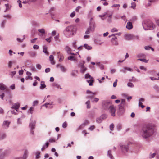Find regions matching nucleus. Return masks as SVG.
<instances>
[{
	"label": "nucleus",
	"mask_w": 159,
	"mask_h": 159,
	"mask_svg": "<svg viewBox=\"0 0 159 159\" xmlns=\"http://www.w3.org/2000/svg\"><path fill=\"white\" fill-rule=\"evenodd\" d=\"M85 125L84 124H82L81 125H80L79 128L78 129V130H80L83 128V127L85 126Z\"/></svg>",
	"instance_id": "obj_52"
},
{
	"label": "nucleus",
	"mask_w": 159,
	"mask_h": 159,
	"mask_svg": "<svg viewBox=\"0 0 159 159\" xmlns=\"http://www.w3.org/2000/svg\"><path fill=\"white\" fill-rule=\"evenodd\" d=\"M52 38V37H50L49 38H47L45 39V40L48 42L49 43H50L51 41V38Z\"/></svg>",
	"instance_id": "obj_55"
},
{
	"label": "nucleus",
	"mask_w": 159,
	"mask_h": 159,
	"mask_svg": "<svg viewBox=\"0 0 159 159\" xmlns=\"http://www.w3.org/2000/svg\"><path fill=\"white\" fill-rule=\"evenodd\" d=\"M127 85L128 86L130 87H134V85L132 83H128L127 84Z\"/></svg>",
	"instance_id": "obj_47"
},
{
	"label": "nucleus",
	"mask_w": 159,
	"mask_h": 159,
	"mask_svg": "<svg viewBox=\"0 0 159 159\" xmlns=\"http://www.w3.org/2000/svg\"><path fill=\"white\" fill-rule=\"evenodd\" d=\"M84 47L85 48L88 50H91L92 49V47L89 46L88 44H85L84 45Z\"/></svg>",
	"instance_id": "obj_27"
},
{
	"label": "nucleus",
	"mask_w": 159,
	"mask_h": 159,
	"mask_svg": "<svg viewBox=\"0 0 159 159\" xmlns=\"http://www.w3.org/2000/svg\"><path fill=\"white\" fill-rule=\"evenodd\" d=\"M40 152H38L36 153V158L38 159L40 158Z\"/></svg>",
	"instance_id": "obj_44"
},
{
	"label": "nucleus",
	"mask_w": 159,
	"mask_h": 159,
	"mask_svg": "<svg viewBox=\"0 0 159 159\" xmlns=\"http://www.w3.org/2000/svg\"><path fill=\"white\" fill-rule=\"evenodd\" d=\"M112 15V13H111L110 14L107 15V16L109 19L107 20V21L109 23H111L112 21V19L111 16Z\"/></svg>",
	"instance_id": "obj_26"
},
{
	"label": "nucleus",
	"mask_w": 159,
	"mask_h": 159,
	"mask_svg": "<svg viewBox=\"0 0 159 159\" xmlns=\"http://www.w3.org/2000/svg\"><path fill=\"white\" fill-rule=\"evenodd\" d=\"M28 155V152L27 150H25V152L24 154L23 155V157L24 159H25L27 156Z\"/></svg>",
	"instance_id": "obj_37"
},
{
	"label": "nucleus",
	"mask_w": 159,
	"mask_h": 159,
	"mask_svg": "<svg viewBox=\"0 0 159 159\" xmlns=\"http://www.w3.org/2000/svg\"><path fill=\"white\" fill-rule=\"evenodd\" d=\"M6 136V135L5 134H2L0 135V139H2L5 138Z\"/></svg>",
	"instance_id": "obj_36"
},
{
	"label": "nucleus",
	"mask_w": 159,
	"mask_h": 159,
	"mask_svg": "<svg viewBox=\"0 0 159 159\" xmlns=\"http://www.w3.org/2000/svg\"><path fill=\"white\" fill-rule=\"evenodd\" d=\"M85 78L86 79H92V78H93L88 73L85 75Z\"/></svg>",
	"instance_id": "obj_31"
},
{
	"label": "nucleus",
	"mask_w": 159,
	"mask_h": 159,
	"mask_svg": "<svg viewBox=\"0 0 159 159\" xmlns=\"http://www.w3.org/2000/svg\"><path fill=\"white\" fill-rule=\"evenodd\" d=\"M6 22V20H4L2 22L1 24V26L2 28H4L5 27V24Z\"/></svg>",
	"instance_id": "obj_45"
},
{
	"label": "nucleus",
	"mask_w": 159,
	"mask_h": 159,
	"mask_svg": "<svg viewBox=\"0 0 159 159\" xmlns=\"http://www.w3.org/2000/svg\"><path fill=\"white\" fill-rule=\"evenodd\" d=\"M56 33H57V32L56 31L54 30V31H52V34H51L52 35V36H55L56 34Z\"/></svg>",
	"instance_id": "obj_62"
},
{
	"label": "nucleus",
	"mask_w": 159,
	"mask_h": 159,
	"mask_svg": "<svg viewBox=\"0 0 159 159\" xmlns=\"http://www.w3.org/2000/svg\"><path fill=\"white\" fill-rule=\"evenodd\" d=\"M35 125V121H34L30 123V126L31 128V133L33 134H34V131L33 130L34 128Z\"/></svg>",
	"instance_id": "obj_10"
},
{
	"label": "nucleus",
	"mask_w": 159,
	"mask_h": 159,
	"mask_svg": "<svg viewBox=\"0 0 159 159\" xmlns=\"http://www.w3.org/2000/svg\"><path fill=\"white\" fill-rule=\"evenodd\" d=\"M55 10V7H51L50 9L49 10V11L50 12H51L52 11H54Z\"/></svg>",
	"instance_id": "obj_64"
},
{
	"label": "nucleus",
	"mask_w": 159,
	"mask_h": 159,
	"mask_svg": "<svg viewBox=\"0 0 159 159\" xmlns=\"http://www.w3.org/2000/svg\"><path fill=\"white\" fill-rule=\"evenodd\" d=\"M43 52L45 53L47 55H48L49 53L47 51V47L44 46L43 47Z\"/></svg>",
	"instance_id": "obj_29"
},
{
	"label": "nucleus",
	"mask_w": 159,
	"mask_h": 159,
	"mask_svg": "<svg viewBox=\"0 0 159 159\" xmlns=\"http://www.w3.org/2000/svg\"><path fill=\"white\" fill-rule=\"evenodd\" d=\"M52 102H51V103H46L44 105L46 108H51L53 107V106L52 105Z\"/></svg>",
	"instance_id": "obj_21"
},
{
	"label": "nucleus",
	"mask_w": 159,
	"mask_h": 159,
	"mask_svg": "<svg viewBox=\"0 0 159 159\" xmlns=\"http://www.w3.org/2000/svg\"><path fill=\"white\" fill-rule=\"evenodd\" d=\"M122 128V125L120 124H118L116 126V128L119 131Z\"/></svg>",
	"instance_id": "obj_34"
},
{
	"label": "nucleus",
	"mask_w": 159,
	"mask_h": 159,
	"mask_svg": "<svg viewBox=\"0 0 159 159\" xmlns=\"http://www.w3.org/2000/svg\"><path fill=\"white\" fill-rule=\"evenodd\" d=\"M75 15V11L73 12L70 14V16L72 18L74 17Z\"/></svg>",
	"instance_id": "obj_56"
},
{
	"label": "nucleus",
	"mask_w": 159,
	"mask_h": 159,
	"mask_svg": "<svg viewBox=\"0 0 159 159\" xmlns=\"http://www.w3.org/2000/svg\"><path fill=\"white\" fill-rule=\"evenodd\" d=\"M68 59L69 60H70L71 61H76V58L75 57L73 56H70L68 58Z\"/></svg>",
	"instance_id": "obj_28"
},
{
	"label": "nucleus",
	"mask_w": 159,
	"mask_h": 159,
	"mask_svg": "<svg viewBox=\"0 0 159 159\" xmlns=\"http://www.w3.org/2000/svg\"><path fill=\"white\" fill-rule=\"evenodd\" d=\"M112 104L111 102L109 101H103L102 102V107L104 109H109Z\"/></svg>",
	"instance_id": "obj_4"
},
{
	"label": "nucleus",
	"mask_w": 159,
	"mask_h": 159,
	"mask_svg": "<svg viewBox=\"0 0 159 159\" xmlns=\"http://www.w3.org/2000/svg\"><path fill=\"white\" fill-rule=\"evenodd\" d=\"M118 30L116 28H114L111 29V32H114L118 31Z\"/></svg>",
	"instance_id": "obj_49"
},
{
	"label": "nucleus",
	"mask_w": 159,
	"mask_h": 159,
	"mask_svg": "<svg viewBox=\"0 0 159 159\" xmlns=\"http://www.w3.org/2000/svg\"><path fill=\"white\" fill-rule=\"evenodd\" d=\"M81 7L80 6L77 7L75 9V11L77 12H79V10L81 8Z\"/></svg>",
	"instance_id": "obj_59"
},
{
	"label": "nucleus",
	"mask_w": 159,
	"mask_h": 159,
	"mask_svg": "<svg viewBox=\"0 0 159 159\" xmlns=\"http://www.w3.org/2000/svg\"><path fill=\"white\" fill-rule=\"evenodd\" d=\"M86 81L89 83V85L92 86L93 83L94 82V80L93 78H92V79H87Z\"/></svg>",
	"instance_id": "obj_17"
},
{
	"label": "nucleus",
	"mask_w": 159,
	"mask_h": 159,
	"mask_svg": "<svg viewBox=\"0 0 159 159\" xmlns=\"http://www.w3.org/2000/svg\"><path fill=\"white\" fill-rule=\"evenodd\" d=\"M7 87L3 83H0V89L1 90H4L6 89Z\"/></svg>",
	"instance_id": "obj_23"
},
{
	"label": "nucleus",
	"mask_w": 159,
	"mask_h": 159,
	"mask_svg": "<svg viewBox=\"0 0 159 159\" xmlns=\"http://www.w3.org/2000/svg\"><path fill=\"white\" fill-rule=\"evenodd\" d=\"M121 19L124 20V21L126 22V21H127V20L126 19L125 15H124L123 16H121Z\"/></svg>",
	"instance_id": "obj_63"
},
{
	"label": "nucleus",
	"mask_w": 159,
	"mask_h": 159,
	"mask_svg": "<svg viewBox=\"0 0 159 159\" xmlns=\"http://www.w3.org/2000/svg\"><path fill=\"white\" fill-rule=\"evenodd\" d=\"M16 72L15 71H13L11 72L10 73V75L11 77L12 78L13 76L16 74Z\"/></svg>",
	"instance_id": "obj_43"
},
{
	"label": "nucleus",
	"mask_w": 159,
	"mask_h": 159,
	"mask_svg": "<svg viewBox=\"0 0 159 159\" xmlns=\"http://www.w3.org/2000/svg\"><path fill=\"white\" fill-rule=\"evenodd\" d=\"M111 42L113 45H118L117 38L116 37H112L111 39Z\"/></svg>",
	"instance_id": "obj_9"
},
{
	"label": "nucleus",
	"mask_w": 159,
	"mask_h": 159,
	"mask_svg": "<svg viewBox=\"0 0 159 159\" xmlns=\"http://www.w3.org/2000/svg\"><path fill=\"white\" fill-rule=\"evenodd\" d=\"M75 28L74 25H71L66 28L63 32L67 38H69L73 36L75 32Z\"/></svg>",
	"instance_id": "obj_2"
},
{
	"label": "nucleus",
	"mask_w": 159,
	"mask_h": 159,
	"mask_svg": "<svg viewBox=\"0 0 159 159\" xmlns=\"http://www.w3.org/2000/svg\"><path fill=\"white\" fill-rule=\"evenodd\" d=\"M107 156L111 159H114V157L111 153V151L110 150H109L107 152Z\"/></svg>",
	"instance_id": "obj_24"
},
{
	"label": "nucleus",
	"mask_w": 159,
	"mask_h": 159,
	"mask_svg": "<svg viewBox=\"0 0 159 159\" xmlns=\"http://www.w3.org/2000/svg\"><path fill=\"white\" fill-rule=\"evenodd\" d=\"M138 60H139V61H140L142 62H143L145 63H148V60H146L145 59H141V58H139V59H138Z\"/></svg>",
	"instance_id": "obj_38"
},
{
	"label": "nucleus",
	"mask_w": 159,
	"mask_h": 159,
	"mask_svg": "<svg viewBox=\"0 0 159 159\" xmlns=\"http://www.w3.org/2000/svg\"><path fill=\"white\" fill-rule=\"evenodd\" d=\"M67 126V124L66 122L63 123L62 125V127L63 128H66Z\"/></svg>",
	"instance_id": "obj_53"
},
{
	"label": "nucleus",
	"mask_w": 159,
	"mask_h": 159,
	"mask_svg": "<svg viewBox=\"0 0 159 159\" xmlns=\"http://www.w3.org/2000/svg\"><path fill=\"white\" fill-rule=\"evenodd\" d=\"M57 67L60 68L62 71L64 72H65L66 71V69L63 66L60 65L58 64L57 66Z\"/></svg>",
	"instance_id": "obj_15"
},
{
	"label": "nucleus",
	"mask_w": 159,
	"mask_h": 159,
	"mask_svg": "<svg viewBox=\"0 0 159 159\" xmlns=\"http://www.w3.org/2000/svg\"><path fill=\"white\" fill-rule=\"evenodd\" d=\"M139 68L141 70H143L145 71L147 70V69L143 66H140Z\"/></svg>",
	"instance_id": "obj_57"
},
{
	"label": "nucleus",
	"mask_w": 159,
	"mask_h": 159,
	"mask_svg": "<svg viewBox=\"0 0 159 159\" xmlns=\"http://www.w3.org/2000/svg\"><path fill=\"white\" fill-rule=\"evenodd\" d=\"M30 55L33 57H35L36 55V52H35L31 51L30 52Z\"/></svg>",
	"instance_id": "obj_33"
},
{
	"label": "nucleus",
	"mask_w": 159,
	"mask_h": 159,
	"mask_svg": "<svg viewBox=\"0 0 159 159\" xmlns=\"http://www.w3.org/2000/svg\"><path fill=\"white\" fill-rule=\"evenodd\" d=\"M59 36V34H58L57 35L54 37V39L56 41H57L58 40Z\"/></svg>",
	"instance_id": "obj_51"
},
{
	"label": "nucleus",
	"mask_w": 159,
	"mask_h": 159,
	"mask_svg": "<svg viewBox=\"0 0 159 159\" xmlns=\"http://www.w3.org/2000/svg\"><path fill=\"white\" fill-rule=\"evenodd\" d=\"M143 29L145 30H152L155 27L154 24L149 20H144L142 23Z\"/></svg>",
	"instance_id": "obj_3"
},
{
	"label": "nucleus",
	"mask_w": 159,
	"mask_h": 159,
	"mask_svg": "<svg viewBox=\"0 0 159 159\" xmlns=\"http://www.w3.org/2000/svg\"><path fill=\"white\" fill-rule=\"evenodd\" d=\"M46 85L45 84L44 81H41L40 83V88L41 89H43L46 87Z\"/></svg>",
	"instance_id": "obj_25"
},
{
	"label": "nucleus",
	"mask_w": 159,
	"mask_h": 159,
	"mask_svg": "<svg viewBox=\"0 0 159 159\" xmlns=\"http://www.w3.org/2000/svg\"><path fill=\"white\" fill-rule=\"evenodd\" d=\"M129 81H133V82H135L136 81H138V80L134 77H132V79H129Z\"/></svg>",
	"instance_id": "obj_39"
},
{
	"label": "nucleus",
	"mask_w": 159,
	"mask_h": 159,
	"mask_svg": "<svg viewBox=\"0 0 159 159\" xmlns=\"http://www.w3.org/2000/svg\"><path fill=\"white\" fill-rule=\"evenodd\" d=\"M108 109L110 110L111 115L113 116H115L116 109L114 105L112 104Z\"/></svg>",
	"instance_id": "obj_7"
},
{
	"label": "nucleus",
	"mask_w": 159,
	"mask_h": 159,
	"mask_svg": "<svg viewBox=\"0 0 159 159\" xmlns=\"http://www.w3.org/2000/svg\"><path fill=\"white\" fill-rule=\"evenodd\" d=\"M114 127V125L113 123L111 124L110 125V129L111 131H113Z\"/></svg>",
	"instance_id": "obj_40"
},
{
	"label": "nucleus",
	"mask_w": 159,
	"mask_h": 159,
	"mask_svg": "<svg viewBox=\"0 0 159 159\" xmlns=\"http://www.w3.org/2000/svg\"><path fill=\"white\" fill-rule=\"evenodd\" d=\"M154 129L151 126H143L140 131V134L143 138L147 139L151 136L153 133Z\"/></svg>",
	"instance_id": "obj_1"
},
{
	"label": "nucleus",
	"mask_w": 159,
	"mask_h": 159,
	"mask_svg": "<svg viewBox=\"0 0 159 159\" xmlns=\"http://www.w3.org/2000/svg\"><path fill=\"white\" fill-rule=\"evenodd\" d=\"M81 69L80 72L82 73H84L87 70V68L85 67L84 66L83 64L82 65L80 66Z\"/></svg>",
	"instance_id": "obj_20"
},
{
	"label": "nucleus",
	"mask_w": 159,
	"mask_h": 159,
	"mask_svg": "<svg viewBox=\"0 0 159 159\" xmlns=\"http://www.w3.org/2000/svg\"><path fill=\"white\" fill-rule=\"evenodd\" d=\"M120 146L122 152L124 154L126 155L129 149V147L128 145L120 144Z\"/></svg>",
	"instance_id": "obj_5"
},
{
	"label": "nucleus",
	"mask_w": 159,
	"mask_h": 159,
	"mask_svg": "<svg viewBox=\"0 0 159 159\" xmlns=\"http://www.w3.org/2000/svg\"><path fill=\"white\" fill-rule=\"evenodd\" d=\"M107 116L106 114H103L100 116V120L101 119L102 120L105 119L107 118Z\"/></svg>",
	"instance_id": "obj_32"
},
{
	"label": "nucleus",
	"mask_w": 159,
	"mask_h": 159,
	"mask_svg": "<svg viewBox=\"0 0 159 159\" xmlns=\"http://www.w3.org/2000/svg\"><path fill=\"white\" fill-rule=\"evenodd\" d=\"M86 104L87 105V108H90V102L89 101H87L86 102Z\"/></svg>",
	"instance_id": "obj_41"
},
{
	"label": "nucleus",
	"mask_w": 159,
	"mask_h": 159,
	"mask_svg": "<svg viewBox=\"0 0 159 159\" xmlns=\"http://www.w3.org/2000/svg\"><path fill=\"white\" fill-rule=\"evenodd\" d=\"M66 50L67 51V53L69 54H70L73 55H75V54L72 53L71 52V49L68 46H66Z\"/></svg>",
	"instance_id": "obj_19"
},
{
	"label": "nucleus",
	"mask_w": 159,
	"mask_h": 159,
	"mask_svg": "<svg viewBox=\"0 0 159 159\" xmlns=\"http://www.w3.org/2000/svg\"><path fill=\"white\" fill-rule=\"evenodd\" d=\"M151 47L149 46H146L144 47V48L146 50H149Z\"/></svg>",
	"instance_id": "obj_60"
},
{
	"label": "nucleus",
	"mask_w": 159,
	"mask_h": 159,
	"mask_svg": "<svg viewBox=\"0 0 159 159\" xmlns=\"http://www.w3.org/2000/svg\"><path fill=\"white\" fill-rule=\"evenodd\" d=\"M125 106V99H122L121 100V103L119 105V110L120 111H123L124 109V107Z\"/></svg>",
	"instance_id": "obj_8"
},
{
	"label": "nucleus",
	"mask_w": 159,
	"mask_h": 159,
	"mask_svg": "<svg viewBox=\"0 0 159 159\" xmlns=\"http://www.w3.org/2000/svg\"><path fill=\"white\" fill-rule=\"evenodd\" d=\"M125 38L127 40H130L134 39V36L131 34H126L125 36Z\"/></svg>",
	"instance_id": "obj_12"
},
{
	"label": "nucleus",
	"mask_w": 159,
	"mask_h": 159,
	"mask_svg": "<svg viewBox=\"0 0 159 159\" xmlns=\"http://www.w3.org/2000/svg\"><path fill=\"white\" fill-rule=\"evenodd\" d=\"M87 93L88 94L91 93L92 94V95L89 96L90 98L94 96L96 94V93H92L89 90L87 91Z\"/></svg>",
	"instance_id": "obj_30"
},
{
	"label": "nucleus",
	"mask_w": 159,
	"mask_h": 159,
	"mask_svg": "<svg viewBox=\"0 0 159 159\" xmlns=\"http://www.w3.org/2000/svg\"><path fill=\"white\" fill-rule=\"evenodd\" d=\"M49 142L50 143L54 142L55 139L53 138H51L49 139Z\"/></svg>",
	"instance_id": "obj_58"
},
{
	"label": "nucleus",
	"mask_w": 159,
	"mask_h": 159,
	"mask_svg": "<svg viewBox=\"0 0 159 159\" xmlns=\"http://www.w3.org/2000/svg\"><path fill=\"white\" fill-rule=\"evenodd\" d=\"M153 89L156 91L159 89V87L157 85H155L153 87Z\"/></svg>",
	"instance_id": "obj_54"
},
{
	"label": "nucleus",
	"mask_w": 159,
	"mask_h": 159,
	"mask_svg": "<svg viewBox=\"0 0 159 159\" xmlns=\"http://www.w3.org/2000/svg\"><path fill=\"white\" fill-rule=\"evenodd\" d=\"M95 28L94 25V24H91L90 26L88 28L85 32L86 34H89L91 32L94 30Z\"/></svg>",
	"instance_id": "obj_6"
},
{
	"label": "nucleus",
	"mask_w": 159,
	"mask_h": 159,
	"mask_svg": "<svg viewBox=\"0 0 159 159\" xmlns=\"http://www.w3.org/2000/svg\"><path fill=\"white\" fill-rule=\"evenodd\" d=\"M126 28L129 30L132 29L133 28L132 23L130 22H128L127 24Z\"/></svg>",
	"instance_id": "obj_14"
},
{
	"label": "nucleus",
	"mask_w": 159,
	"mask_h": 159,
	"mask_svg": "<svg viewBox=\"0 0 159 159\" xmlns=\"http://www.w3.org/2000/svg\"><path fill=\"white\" fill-rule=\"evenodd\" d=\"M125 69H126V70H127L128 71L131 72L133 71V69L129 67H125Z\"/></svg>",
	"instance_id": "obj_50"
},
{
	"label": "nucleus",
	"mask_w": 159,
	"mask_h": 159,
	"mask_svg": "<svg viewBox=\"0 0 159 159\" xmlns=\"http://www.w3.org/2000/svg\"><path fill=\"white\" fill-rule=\"evenodd\" d=\"M137 17L135 16H133L131 19L130 20L131 21H134L136 20Z\"/></svg>",
	"instance_id": "obj_46"
},
{
	"label": "nucleus",
	"mask_w": 159,
	"mask_h": 159,
	"mask_svg": "<svg viewBox=\"0 0 159 159\" xmlns=\"http://www.w3.org/2000/svg\"><path fill=\"white\" fill-rule=\"evenodd\" d=\"M20 107V104L19 103H17L13 104L11 108L12 109H14L16 111H18V110L19 108Z\"/></svg>",
	"instance_id": "obj_11"
},
{
	"label": "nucleus",
	"mask_w": 159,
	"mask_h": 159,
	"mask_svg": "<svg viewBox=\"0 0 159 159\" xmlns=\"http://www.w3.org/2000/svg\"><path fill=\"white\" fill-rule=\"evenodd\" d=\"M136 6V4L134 2H132L131 3V6L130 7L134 9L135 7Z\"/></svg>",
	"instance_id": "obj_42"
},
{
	"label": "nucleus",
	"mask_w": 159,
	"mask_h": 159,
	"mask_svg": "<svg viewBox=\"0 0 159 159\" xmlns=\"http://www.w3.org/2000/svg\"><path fill=\"white\" fill-rule=\"evenodd\" d=\"M38 31L41 34L39 35V36L42 37L45 34V30L44 29H39L38 30Z\"/></svg>",
	"instance_id": "obj_16"
},
{
	"label": "nucleus",
	"mask_w": 159,
	"mask_h": 159,
	"mask_svg": "<svg viewBox=\"0 0 159 159\" xmlns=\"http://www.w3.org/2000/svg\"><path fill=\"white\" fill-rule=\"evenodd\" d=\"M137 56L139 58L145 56V55L143 53H139L137 55Z\"/></svg>",
	"instance_id": "obj_35"
},
{
	"label": "nucleus",
	"mask_w": 159,
	"mask_h": 159,
	"mask_svg": "<svg viewBox=\"0 0 159 159\" xmlns=\"http://www.w3.org/2000/svg\"><path fill=\"white\" fill-rule=\"evenodd\" d=\"M49 59L51 63L52 64L54 65L55 64V62L54 61V57L52 55H50L49 57Z\"/></svg>",
	"instance_id": "obj_22"
},
{
	"label": "nucleus",
	"mask_w": 159,
	"mask_h": 159,
	"mask_svg": "<svg viewBox=\"0 0 159 159\" xmlns=\"http://www.w3.org/2000/svg\"><path fill=\"white\" fill-rule=\"evenodd\" d=\"M3 17L4 18H7L9 19H10L11 18V16L9 15H4L3 16Z\"/></svg>",
	"instance_id": "obj_48"
},
{
	"label": "nucleus",
	"mask_w": 159,
	"mask_h": 159,
	"mask_svg": "<svg viewBox=\"0 0 159 159\" xmlns=\"http://www.w3.org/2000/svg\"><path fill=\"white\" fill-rule=\"evenodd\" d=\"M36 67L38 69H40L41 68V66L39 64H37L36 65Z\"/></svg>",
	"instance_id": "obj_61"
},
{
	"label": "nucleus",
	"mask_w": 159,
	"mask_h": 159,
	"mask_svg": "<svg viewBox=\"0 0 159 159\" xmlns=\"http://www.w3.org/2000/svg\"><path fill=\"white\" fill-rule=\"evenodd\" d=\"M10 122L7 121H5L3 122V126L5 128H7L10 124Z\"/></svg>",
	"instance_id": "obj_13"
},
{
	"label": "nucleus",
	"mask_w": 159,
	"mask_h": 159,
	"mask_svg": "<svg viewBox=\"0 0 159 159\" xmlns=\"http://www.w3.org/2000/svg\"><path fill=\"white\" fill-rule=\"evenodd\" d=\"M57 54H58V58L59 59V61H62L64 58L63 56L60 52H58Z\"/></svg>",
	"instance_id": "obj_18"
}]
</instances>
